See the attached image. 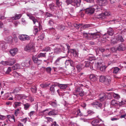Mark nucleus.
<instances>
[{
  "mask_svg": "<svg viewBox=\"0 0 126 126\" xmlns=\"http://www.w3.org/2000/svg\"><path fill=\"white\" fill-rule=\"evenodd\" d=\"M83 67V66L81 64H80L77 65L76 66V68L77 69L78 72H80L82 70Z\"/></svg>",
  "mask_w": 126,
  "mask_h": 126,
  "instance_id": "32",
  "label": "nucleus"
},
{
  "mask_svg": "<svg viewBox=\"0 0 126 126\" xmlns=\"http://www.w3.org/2000/svg\"><path fill=\"white\" fill-rule=\"evenodd\" d=\"M70 11L68 12L69 14L71 16H73L74 14V8H71L70 9Z\"/></svg>",
  "mask_w": 126,
  "mask_h": 126,
  "instance_id": "35",
  "label": "nucleus"
},
{
  "mask_svg": "<svg viewBox=\"0 0 126 126\" xmlns=\"http://www.w3.org/2000/svg\"><path fill=\"white\" fill-rule=\"evenodd\" d=\"M82 27L83 28H88L91 27V25L90 24H84L82 25Z\"/></svg>",
  "mask_w": 126,
  "mask_h": 126,
  "instance_id": "50",
  "label": "nucleus"
},
{
  "mask_svg": "<svg viewBox=\"0 0 126 126\" xmlns=\"http://www.w3.org/2000/svg\"><path fill=\"white\" fill-rule=\"evenodd\" d=\"M99 80L100 82L104 83L107 86L110 84L111 81L110 77L108 76L105 77L101 76L100 77Z\"/></svg>",
  "mask_w": 126,
  "mask_h": 126,
  "instance_id": "3",
  "label": "nucleus"
},
{
  "mask_svg": "<svg viewBox=\"0 0 126 126\" xmlns=\"http://www.w3.org/2000/svg\"><path fill=\"white\" fill-rule=\"evenodd\" d=\"M46 71L48 73L50 74L51 70V68L50 67L46 68Z\"/></svg>",
  "mask_w": 126,
  "mask_h": 126,
  "instance_id": "47",
  "label": "nucleus"
},
{
  "mask_svg": "<svg viewBox=\"0 0 126 126\" xmlns=\"http://www.w3.org/2000/svg\"><path fill=\"white\" fill-rule=\"evenodd\" d=\"M51 105L53 107H55L57 105V102L56 101H53L51 102Z\"/></svg>",
  "mask_w": 126,
  "mask_h": 126,
  "instance_id": "59",
  "label": "nucleus"
},
{
  "mask_svg": "<svg viewBox=\"0 0 126 126\" xmlns=\"http://www.w3.org/2000/svg\"><path fill=\"white\" fill-rule=\"evenodd\" d=\"M96 2L97 4L100 6H105L107 3V0H97Z\"/></svg>",
  "mask_w": 126,
  "mask_h": 126,
  "instance_id": "10",
  "label": "nucleus"
},
{
  "mask_svg": "<svg viewBox=\"0 0 126 126\" xmlns=\"http://www.w3.org/2000/svg\"><path fill=\"white\" fill-rule=\"evenodd\" d=\"M18 38L22 41L29 40L30 38L28 35L25 34L20 35L18 36Z\"/></svg>",
  "mask_w": 126,
  "mask_h": 126,
  "instance_id": "9",
  "label": "nucleus"
},
{
  "mask_svg": "<svg viewBox=\"0 0 126 126\" xmlns=\"http://www.w3.org/2000/svg\"><path fill=\"white\" fill-rule=\"evenodd\" d=\"M21 103L19 102H15L14 104V108H16L18 106H21Z\"/></svg>",
  "mask_w": 126,
  "mask_h": 126,
  "instance_id": "36",
  "label": "nucleus"
},
{
  "mask_svg": "<svg viewBox=\"0 0 126 126\" xmlns=\"http://www.w3.org/2000/svg\"><path fill=\"white\" fill-rule=\"evenodd\" d=\"M89 78L90 80L93 81H95L97 80V76L91 74L90 75Z\"/></svg>",
  "mask_w": 126,
  "mask_h": 126,
  "instance_id": "22",
  "label": "nucleus"
},
{
  "mask_svg": "<svg viewBox=\"0 0 126 126\" xmlns=\"http://www.w3.org/2000/svg\"><path fill=\"white\" fill-rule=\"evenodd\" d=\"M17 48H14L13 49H11L10 51L11 54L12 56H14L17 52Z\"/></svg>",
  "mask_w": 126,
  "mask_h": 126,
  "instance_id": "24",
  "label": "nucleus"
},
{
  "mask_svg": "<svg viewBox=\"0 0 126 126\" xmlns=\"http://www.w3.org/2000/svg\"><path fill=\"white\" fill-rule=\"evenodd\" d=\"M50 90L52 93H53L55 92L54 87V86H52L50 87Z\"/></svg>",
  "mask_w": 126,
  "mask_h": 126,
  "instance_id": "57",
  "label": "nucleus"
},
{
  "mask_svg": "<svg viewBox=\"0 0 126 126\" xmlns=\"http://www.w3.org/2000/svg\"><path fill=\"white\" fill-rule=\"evenodd\" d=\"M105 50V48H99L96 50H95L96 55H97L100 52H101V53H103L104 52Z\"/></svg>",
  "mask_w": 126,
  "mask_h": 126,
  "instance_id": "28",
  "label": "nucleus"
},
{
  "mask_svg": "<svg viewBox=\"0 0 126 126\" xmlns=\"http://www.w3.org/2000/svg\"><path fill=\"white\" fill-rule=\"evenodd\" d=\"M126 101H123L122 100L120 102H119L118 103V105H119V106H121L122 105H124L125 104Z\"/></svg>",
  "mask_w": 126,
  "mask_h": 126,
  "instance_id": "53",
  "label": "nucleus"
},
{
  "mask_svg": "<svg viewBox=\"0 0 126 126\" xmlns=\"http://www.w3.org/2000/svg\"><path fill=\"white\" fill-rule=\"evenodd\" d=\"M49 8L50 9L54 11L55 10V9L56 7L54 6V4H51L49 5Z\"/></svg>",
  "mask_w": 126,
  "mask_h": 126,
  "instance_id": "42",
  "label": "nucleus"
},
{
  "mask_svg": "<svg viewBox=\"0 0 126 126\" xmlns=\"http://www.w3.org/2000/svg\"><path fill=\"white\" fill-rule=\"evenodd\" d=\"M107 96L104 93L100 94L99 95V99L101 101H102L104 100L106 98Z\"/></svg>",
  "mask_w": 126,
  "mask_h": 126,
  "instance_id": "23",
  "label": "nucleus"
},
{
  "mask_svg": "<svg viewBox=\"0 0 126 126\" xmlns=\"http://www.w3.org/2000/svg\"><path fill=\"white\" fill-rule=\"evenodd\" d=\"M107 67V66L106 65L101 66L100 68V70L102 72L105 71Z\"/></svg>",
  "mask_w": 126,
  "mask_h": 126,
  "instance_id": "44",
  "label": "nucleus"
},
{
  "mask_svg": "<svg viewBox=\"0 0 126 126\" xmlns=\"http://www.w3.org/2000/svg\"><path fill=\"white\" fill-rule=\"evenodd\" d=\"M85 13V11H81V10L79 12V14L81 17H83L84 16Z\"/></svg>",
  "mask_w": 126,
  "mask_h": 126,
  "instance_id": "54",
  "label": "nucleus"
},
{
  "mask_svg": "<svg viewBox=\"0 0 126 126\" xmlns=\"http://www.w3.org/2000/svg\"><path fill=\"white\" fill-rule=\"evenodd\" d=\"M65 57H63L62 58L61 57H58L55 61L54 63V64L56 65H60V61L62 58H64Z\"/></svg>",
  "mask_w": 126,
  "mask_h": 126,
  "instance_id": "26",
  "label": "nucleus"
},
{
  "mask_svg": "<svg viewBox=\"0 0 126 126\" xmlns=\"http://www.w3.org/2000/svg\"><path fill=\"white\" fill-rule=\"evenodd\" d=\"M27 15L29 17V18L30 19L32 20L34 24H35L36 22H38V21L37 19L31 15L29 14H27Z\"/></svg>",
  "mask_w": 126,
  "mask_h": 126,
  "instance_id": "18",
  "label": "nucleus"
},
{
  "mask_svg": "<svg viewBox=\"0 0 126 126\" xmlns=\"http://www.w3.org/2000/svg\"><path fill=\"white\" fill-rule=\"evenodd\" d=\"M76 115L77 116H81L83 115L82 113L81 112L80 110L79 109H78L77 113L76 114Z\"/></svg>",
  "mask_w": 126,
  "mask_h": 126,
  "instance_id": "51",
  "label": "nucleus"
},
{
  "mask_svg": "<svg viewBox=\"0 0 126 126\" xmlns=\"http://www.w3.org/2000/svg\"><path fill=\"white\" fill-rule=\"evenodd\" d=\"M110 13L107 11H105L102 12V13L99 14L97 15L99 16L98 18H101L102 19H104L106 18L107 16H108L110 15Z\"/></svg>",
  "mask_w": 126,
  "mask_h": 126,
  "instance_id": "6",
  "label": "nucleus"
},
{
  "mask_svg": "<svg viewBox=\"0 0 126 126\" xmlns=\"http://www.w3.org/2000/svg\"><path fill=\"white\" fill-rule=\"evenodd\" d=\"M87 113L88 115L87 116H92V118L90 119H92L95 118L96 116L95 115V112L93 111L89 110H87Z\"/></svg>",
  "mask_w": 126,
  "mask_h": 126,
  "instance_id": "11",
  "label": "nucleus"
},
{
  "mask_svg": "<svg viewBox=\"0 0 126 126\" xmlns=\"http://www.w3.org/2000/svg\"><path fill=\"white\" fill-rule=\"evenodd\" d=\"M114 39H115L117 41H120V42H122L124 41L121 34L117 33L114 35Z\"/></svg>",
  "mask_w": 126,
  "mask_h": 126,
  "instance_id": "8",
  "label": "nucleus"
},
{
  "mask_svg": "<svg viewBox=\"0 0 126 126\" xmlns=\"http://www.w3.org/2000/svg\"><path fill=\"white\" fill-rule=\"evenodd\" d=\"M5 40L7 42L9 43H11L12 42V36H10L5 39Z\"/></svg>",
  "mask_w": 126,
  "mask_h": 126,
  "instance_id": "31",
  "label": "nucleus"
},
{
  "mask_svg": "<svg viewBox=\"0 0 126 126\" xmlns=\"http://www.w3.org/2000/svg\"><path fill=\"white\" fill-rule=\"evenodd\" d=\"M113 70V73L114 74H117L118 73L119 71H120V68L118 67H113L112 68Z\"/></svg>",
  "mask_w": 126,
  "mask_h": 126,
  "instance_id": "29",
  "label": "nucleus"
},
{
  "mask_svg": "<svg viewBox=\"0 0 126 126\" xmlns=\"http://www.w3.org/2000/svg\"><path fill=\"white\" fill-rule=\"evenodd\" d=\"M50 50L49 47H47L43 49V51H48Z\"/></svg>",
  "mask_w": 126,
  "mask_h": 126,
  "instance_id": "61",
  "label": "nucleus"
},
{
  "mask_svg": "<svg viewBox=\"0 0 126 126\" xmlns=\"http://www.w3.org/2000/svg\"><path fill=\"white\" fill-rule=\"evenodd\" d=\"M70 65L72 67H74V64L75 63L70 59Z\"/></svg>",
  "mask_w": 126,
  "mask_h": 126,
  "instance_id": "62",
  "label": "nucleus"
},
{
  "mask_svg": "<svg viewBox=\"0 0 126 126\" xmlns=\"http://www.w3.org/2000/svg\"><path fill=\"white\" fill-rule=\"evenodd\" d=\"M98 60V58H96L95 56H92L90 57H89L88 59L87 60H88L89 61H92L94 60Z\"/></svg>",
  "mask_w": 126,
  "mask_h": 126,
  "instance_id": "40",
  "label": "nucleus"
},
{
  "mask_svg": "<svg viewBox=\"0 0 126 126\" xmlns=\"http://www.w3.org/2000/svg\"><path fill=\"white\" fill-rule=\"evenodd\" d=\"M59 29L63 31L65 29V27L64 26L61 25L59 27Z\"/></svg>",
  "mask_w": 126,
  "mask_h": 126,
  "instance_id": "64",
  "label": "nucleus"
},
{
  "mask_svg": "<svg viewBox=\"0 0 126 126\" xmlns=\"http://www.w3.org/2000/svg\"><path fill=\"white\" fill-rule=\"evenodd\" d=\"M81 2V0H74L72 3V5L76 6L77 7H79L80 5Z\"/></svg>",
  "mask_w": 126,
  "mask_h": 126,
  "instance_id": "12",
  "label": "nucleus"
},
{
  "mask_svg": "<svg viewBox=\"0 0 126 126\" xmlns=\"http://www.w3.org/2000/svg\"><path fill=\"white\" fill-rule=\"evenodd\" d=\"M89 34L90 35L91 37L93 39H96L97 38L98 36H99V35L98 34L97 32L89 33Z\"/></svg>",
  "mask_w": 126,
  "mask_h": 126,
  "instance_id": "15",
  "label": "nucleus"
},
{
  "mask_svg": "<svg viewBox=\"0 0 126 126\" xmlns=\"http://www.w3.org/2000/svg\"><path fill=\"white\" fill-rule=\"evenodd\" d=\"M49 84L44 83L40 85V86L43 88H45L49 86Z\"/></svg>",
  "mask_w": 126,
  "mask_h": 126,
  "instance_id": "52",
  "label": "nucleus"
},
{
  "mask_svg": "<svg viewBox=\"0 0 126 126\" xmlns=\"http://www.w3.org/2000/svg\"><path fill=\"white\" fill-rule=\"evenodd\" d=\"M71 53L74 57H77L78 56V52L76 49H72V51H71Z\"/></svg>",
  "mask_w": 126,
  "mask_h": 126,
  "instance_id": "25",
  "label": "nucleus"
},
{
  "mask_svg": "<svg viewBox=\"0 0 126 126\" xmlns=\"http://www.w3.org/2000/svg\"><path fill=\"white\" fill-rule=\"evenodd\" d=\"M38 31L37 26H35L34 27L33 32L36 35Z\"/></svg>",
  "mask_w": 126,
  "mask_h": 126,
  "instance_id": "43",
  "label": "nucleus"
},
{
  "mask_svg": "<svg viewBox=\"0 0 126 126\" xmlns=\"http://www.w3.org/2000/svg\"><path fill=\"white\" fill-rule=\"evenodd\" d=\"M92 105H97L101 109H102V104L100 102L98 101H95L93 102L92 104Z\"/></svg>",
  "mask_w": 126,
  "mask_h": 126,
  "instance_id": "14",
  "label": "nucleus"
},
{
  "mask_svg": "<svg viewBox=\"0 0 126 126\" xmlns=\"http://www.w3.org/2000/svg\"><path fill=\"white\" fill-rule=\"evenodd\" d=\"M56 0V4L59 7H60L62 4V2L60 1L59 0Z\"/></svg>",
  "mask_w": 126,
  "mask_h": 126,
  "instance_id": "46",
  "label": "nucleus"
},
{
  "mask_svg": "<svg viewBox=\"0 0 126 126\" xmlns=\"http://www.w3.org/2000/svg\"><path fill=\"white\" fill-rule=\"evenodd\" d=\"M82 89L80 87H78L76 88L75 89V94L74 95H76L77 96L79 95V93L80 92L81 90H82Z\"/></svg>",
  "mask_w": 126,
  "mask_h": 126,
  "instance_id": "17",
  "label": "nucleus"
},
{
  "mask_svg": "<svg viewBox=\"0 0 126 126\" xmlns=\"http://www.w3.org/2000/svg\"><path fill=\"white\" fill-rule=\"evenodd\" d=\"M9 65L12 66L16 63V61L14 59H10L8 60Z\"/></svg>",
  "mask_w": 126,
  "mask_h": 126,
  "instance_id": "20",
  "label": "nucleus"
},
{
  "mask_svg": "<svg viewBox=\"0 0 126 126\" xmlns=\"http://www.w3.org/2000/svg\"><path fill=\"white\" fill-rule=\"evenodd\" d=\"M111 104L114 106H117L118 105V103L114 100H113L111 101Z\"/></svg>",
  "mask_w": 126,
  "mask_h": 126,
  "instance_id": "41",
  "label": "nucleus"
},
{
  "mask_svg": "<svg viewBox=\"0 0 126 126\" xmlns=\"http://www.w3.org/2000/svg\"><path fill=\"white\" fill-rule=\"evenodd\" d=\"M46 53H41L38 55H36L35 56H33L32 57V59L35 63H36L37 65L40 64L42 63V60H39L38 58L41 57H46Z\"/></svg>",
  "mask_w": 126,
  "mask_h": 126,
  "instance_id": "2",
  "label": "nucleus"
},
{
  "mask_svg": "<svg viewBox=\"0 0 126 126\" xmlns=\"http://www.w3.org/2000/svg\"><path fill=\"white\" fill-rule=\"evenodd\" d=\"M49 109H46L44 110L41 111V113L44 114V112L46 111H47V113L48 115L50 116L52 115H57V113L55 110H52L49 111L48 112V111H49Z\"/></svg>",
  "mask_w": 126,
  "mask_h": 126,
  "instance_id": "5",
  "label": "nucleus"
},
{
  "mask_svg": "<svg viewBox=\"0 0 126 126\" xmlns=\"http://www.w3.org/2000/svg\"><path fill=\"white\" fill-rule=\"evenodd\" d=\"M99 120L98 119H94L91 123V124L93 126H96L98 124Z\"/></svg>",
  "mask_w": 126,
  "mask_h": 126,
  "instance_id": "19",
  "label": "nucleus"
},
{
  "mask_svg": "<svg viewBox=\"0 0 126 126\" xmlns=\"http://www.w3.org/2000/svg\"><path fill=\"white\" fill-rule=\"evenodd\" d=\"M24 49L26 51L31 52H35L36 50L33 45L30 43L27 45L25 47Z\"/></svg>",
  "mask_w": 126,
  "mask_h": 126,
  "instance_id": "4",
  "label": "nucleus"
},
{
  "mask_svg": "<svg viewBox=\"0 0 126 126\" xmlns=\"http://www.w3.org/2000/svg\"><path fill=\"white\" fill-rule=\"evenodd\" d=\"M32 61L31 60L26 61L22 63L23 66L25 67H28L32 64Z\"/></svg>",
  "mask_w": 126,
  "mask_h": 126,
  "instance_id": "16",
  "label": "nucleus"
},
{
  "mask_svg": "<svg viewBox=\"0 0 126 126\" xmlns=\"http://www.w3.org/2000/svg\"><path fill=\"white\" fill-rule=\"evenodd\" d=\"M68 87L67 84H60L59 87L60 89H66Z\"/></svg>",
  "mask_w": 126,
  "mask_h": 126,
  "instance_id": "33",
  "label": "nucleus"
},
{
  "mask_svg": "<svg viewBox=\"0 0 126 126\" xmlns=\"http://www.w3.org/2000/svg\"><path fill=\"white\" fill-rule=\"evenodd\" d=\"M126 49V46L123 44L120 45L117 48V49L119 51H124Z\"/></svg>",
  "mask_w": 126,
  "mask_h": 126,
  "instance_id": "13",
  "label": "nucleus"
},
{
  "mask_svg": "<svg viewBox=\"0 0 126 126\" xmlns=\"http://www.w3.org/2000/svg\"><path fill=\"white\" fill-rule=\"evenodd\" d=\"M117 22V21L116 20H110L108 22H109L110 24H115Z\"/></svg>",
  "mask_w": 126,
  "mask_h": 126,
  "instance_id": "55",
  "label": "nucleus"
},
{
  "mask_svg": "<svg viewBox=\"0 0 126 126\" xmlns=\"http://www.w3.org/2000/svg\"><path fill=\"white\" fill-rule=\"evenodd\" d=\"M107 32L108 34L110 36L114 34V30L111 27L108 29Z\"/></svg>",
  "mask_w": 126,
  "mask_h": 126,
  "instance_id": "21",
  "label": "nucleus"
},
{
  "mask_svg": "<svg viewBox=\"0 0 126 126\" xmlns=\"http://www.w3.org/2000/svg\"><path fill=\"white\" fill-rule=\"evenodd\" d=\"M19 67L20 65L17 63L15 64L12 67V69L13 70H15L18 69V68H19Z\"/></svg>",
  "mask_w": 126,
  "mask_h": 126,
  "instance_id": "38",
  "label": "nucleus"
},
{
  "mask_svg": "<svg viewBox=\"0 0 126 126\" xmlns=\"http://www.w3.org/2000/svg\"><path fill=\"white\" fill-rule=\"evenodd\" d=\"M48 25L50 26H52L54 24L53 20L51 19L49 20L48 21Z\"/></svg>",
  "mask_w": 126,
  "mask_h": 126,
  "instance_id": "48",
  "label": "nucleus"
},
{
  "mask_svg": "<svg viewBox=\"0 0 126 126\" xmlns=\"http://www.w3.org/2000/svg\"><path fill=\"white\" fill-rule=\"evenodd\" d=\"M53 51L54 53L55 54H59L62 52L65 53L66 52L64 47L60 44L56 46L53 49Z\"/></svg>",
  "mask_w": 126,
  "mask_h": 126,
  "instance_id": "1",
  "label": "nucleus"
},
{
  "mask_svg": "<svg viewBox=\"0 0 126 126\" xmlns=\"http://www.w3.org/2000/svg\"><path fill=\"white\" fill-rule=\"evenodd\" d=\"M78 109H73L72 111V113L73 114H76V115L77 113Z\"/></svg>",
  "mask_w": 126,
  "mask_h": 126,
  "instance_id": "58",
  "label": "nucleus"
},
{
  "mask_svg": "<svg viewBox=\"0 0 126 126\" xmlns=\"http://www.w3.org/2000/svg\"><path fill=\"white\" fill-rule=\"evenodd\" d=\"M84 66L86 67H89V66L92 64V63L90 62L88 60L85 59L84 61Z\"/></svg>",
  "mask_w": 126,
  "mask_h": 126,
  "instance_id": "27",
  "label": "nucleus"
},
{
  "mask_svg": "<svg viewBox=\"0 0 126 126\" xmlns=\"http://www.w3.org/2000/svg\"><path fill=\"white\" fill-rule=\"evenodd\" d=\"M84 11L85 13L89 15H91L93 14L94 12L95 9L93 8H89L86 9L81 10V11Z\"/></svg>",
  "mask_w": 126,
  "mask_h": 126,
  "instance_id": "7",
  "label": "nucleus"
},
{
  "mask_svg": "<svg viewBox=\"0 0 126 126\" xmlns=\"http://www.w3.org/2000/svg\"><path fill=\"white\" fill-rule=\"evenodd\" d=\"M113 97L115 99H118L120 98V95L114 93L113 94Z\"/></svg>",
  "mask_w": 126,
  "mask_h": 126,
  "instance_id": "49",
  "label": "nucleus"
},
{
  "mask_svg": "<svg viewBox=\"0 0 126 126\" xmlns=\"http://www.w3.org/2000/svg\"><path fill=\"white\" fill-rule=\"evenodd\" d=\"M23 106H24V109L25 110H27L29 109L30 106V104L27 103L25 104H24Z\"/></svg>",
  "mask_w": 126,
  "mask_h": 126,
  "instance_id": "34",
  "label": "nucleus"
},
{
  "mask_svg": "<svg viewBox=\"0 0 126 126\" xmlns=\"http://www.w3.org/2000/svg\"><path fill=\"white\" fill-rule=\"evenodd\" d=\"M73 1L72 0H66V2L67 5H68L70 4H71L72 5V3Z\"/></svg>",
  "mask_w": 126,
  "mask_h": 126,
  "instance_id": "60",
  "label": "nucleus"
},
{
  "mask_svg": "<svg viewBox=\"0 0 126 126\" xmlns=\"http://www.w3.org/2000/svg\"><path fill=\"white\" fill-rule=\"evenodd\" d=\"M0 64L4 66L9 65L7 61H2L0 62Z\"/></svg>",
  "mask_w": 126,
  "mask_h": 126,
  "instance_id": "45",
  "label": "nucleus"
},
{
  "mask_svg": "<svg viewBox=\"0 0 126 126\" xmlns=\"http://www.w3.org/2000/svg\"><path fill=\"white\" fill-rule=\"evenodd\" d=\"M21 16L22 14H16L15 16L12 17V18L13 20H16L19 19Z\"/></svg>",
  "mask_w": 126,
  "mask_h": 126,
  "instance_id": "30",
  "label": "nucleus"
},
{
  "mask_svg": "<svg viewBox=\"0 0 126 126\" xmlns=\"http://www.w3.org/2000/svg\"><path fill=\"white\" fill-rule=\"evenodd\" d=\"M85 94L84 92L83 91L82 89V90H81L80 92L79 93V95L80 96H83Z\"/></svg>",
  "mask_w": 126,
  "mask_h": 126,
  "instance_id": "56",
  "label": "nucleus"
},
{
  "mask_svg": "<svg viewBox=\"0 0 126 126\" xmlns=\"http://www.w3.org/2000/svg\"><path fill=\"white\" fill-rule=\"evenodd\" d=\"M31 91L33 93H36L37 89L35 86H34L32 87L31 88Z\"/></svg>",
  "mask_w": 126,
  "mask_h": 126,
  "instance_id": "37",
  "label": "nucleus"
},
{
  "mask_svg": "<svg viewBox=\"0 0 126 126\" xmlns=\"http://www.w3.org/2000/svg\"><path fill=\"white\" fill-rule=\"evenodd\" d=\"M82 25L83 24L81 23H75L74 24V26L77 29H78L80 26Z\"/></svg>",
  "mask_w": 126,
  "mask_h": 126,
  "instance_id": "39",
  "label": "nucleus"
},
{
  "mask_svg": "<svg viewBox=\"0 0 126 126\" xmlns=\"http://www.w3.org/2000/svg\"><path fill=\"white\" fill-rule=\"evenodd\" d=\"M27 120V117H26L23 119H20V121L22 122H23L25 124L26 123Z\"/></svg>",
  "mask_w": 126,
  "mask_h": 126,
  "instance_id": "63",
  "label": "nucleus"
}]
</instances>
